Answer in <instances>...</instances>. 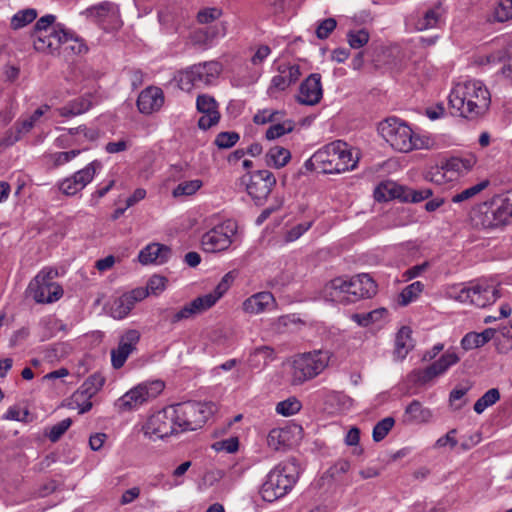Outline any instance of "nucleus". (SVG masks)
I'll list each match as a JSON object with an SVG mask.
<instances>
[{"label": "nucleus", "mask_w": 512, "mask_h": 512, "mask_svg": "<svg viewBox=\"0 0 512 512\" xmlns=\"http://www.w3.org/2000/svg\"><path fill=\"white\" fill-rule=\"evenodd\" d=\"M211 411L207 404L188 401L165 407L152 414L143 425V433L150 440L164 439L203 426Z\"/></svg>", "instance_id": "f257e3e1"}, {"label": "nucleus", "mask_w": 512, "mask_h": 512, "mask_svg": "<svg viewBox=\"0 0 512 512\" xmlns=\"http://www.w3.org/2000/svg\"><path fill=\"white\" fill-rule=\"evenodd\" d=\"M448 100L452 114L476 120L489 110L491 95L483 82L469 79L457 82L451 89Z\"/></svg>", "instance_id": "f03ea898"}, {"label": "nucleus", "mask_w": 512, "mask_h": 512, "mask_svg": "<svg viewBox=\"0 0 512 512\" xmlns=\"http://www.w3.org/2000/svg\"><path fill=\"white\" fill-rule=\"evenodd\" d=\"M359 157L346 142L334 141L316 151L308 163L324 174L342 173L356 168Z\"/></svg>", "instance_id": "7ed1b4c3"}, {"label": "nucleus", "mask_w": 512, "mask_h": 512, "mask_svg": "<svg viewBox=\"0 0 512 512\" xmlns=\"http://www.w3.org/2000/svg\"><path fill=\"white\" fill-rule=\"evenodd\" d=\"M236 271H229L226 273L215 289L203 296H199L193 299L191 302L184 305L180 310L173 312L169 308H163L159 310L164 321H169L171 324L188 320L194 316L201 314L211 307H213L217 301L223 297V295L229 290L230 286L236 278Z\"/></svg>", "instance_id": "20e7f679"}, {"label": "nucleus", "mask_w": 512, "mask_h": 512, "mask_svg": "<svg viewBox=\"0 0 512 512\" xmlns=\"http://www.w3.org/2000/svg\"><path fill=\"white\" fill-rule=\"evenodd\" d=\"M299 465L295 459H288L276 465L260 488V495L266 502H274L288 494L299 478Z\"/></svg>", "instance_id": "39448f33"}, {"label": "nucleus", "mask_w": 512, "mask_h": 512, "mask_svg": "<svg viewBox=\"0 0 512 512\" xmlns=\"http://www.w3.org/2000/svg\"><path fill=\"white\" fill-rule=\"evenodd\" d=\"M450 296L455 300L485 308L502 297V287L492 279H477L467 285H458L451 289Z\"/></svg>", "instance_id": "423d86ee"}, {"label": "nucleus", "mask_w": 512, "mask_h": 512, "mask_svg": "<svg viewBox=\"0 0 512 512\" xmlns=\"http://www.w3.org/2000/svg\"><path fill=\"white\" fill-rule=\"evenodd\" d=\"M512 217V190L505 195L493 197L475 206L471 213V219L475 226L485 229L496 228L505 225Z\"/></svg>", "instance_id": "0eeeda50"}, {"label": "nucleus", "mask_w": 512, "mask_h": 512, "mask_svg": "<svg viewBox=\"0 0 512 512\" xmlns=\"http://www.w3.org/2000/svg\"><path fill=\"white\" fill-rule=\"evenodd\" d=\"M330 353L316 350L296 355L289 365V379L294 386L302 385L320 375L328 366Z\"/></svg>", "instance_id": "6e6552de"}, {"label": "nucleus", "mask_w": 512, "mask_h": 512, "mask_svg": "<svg viewBox=\"0 0 512 512\" xmlns=\"http://www.w3.org/2000/svg\"><path fill=\"white\" fill-rule=\"evenodd\" d=\"M378 131L381 137L396 151L410 152L418 148L419 139L412 129L396 117H390L380 122Z\"/></svg>", "instance_id": "1a4fd4ad"}, {"label": "nucleus", "mask_w": 512, "mask_h": 512, "mask_svg": "<svg viewBox=\"0 0 512 512\" xmlns=\"http://www.w3.org/2000/svg\"><path fill=\"white\" fill-rule=\"evenodd\" d=\"M222 71V65L217 61H207L192 65L179 74V87L190 91L192 88L213 85Z\"/></svg>", "instance_id": "9d476101"}, {"label": "nucleus", "mask_w": 512, "mask_h": 512, "mask_svg": "<svg viewBox=\"0 0 512 512\" xmlns=\"http://www.w3.org/2000/svg\"><path fill=\"white\" fill-rule=\"evenodd\" d=\"M164 387V383L160 380L141 383L121 396L116 401L115 406L120 412L133 410L150 399L157 397Z\"/></svg>", "instance_id": "9b49d317"}, {"label": "nucleus", "mask_w": 512, "mask_h": 512, "mask_svg": "<svg viewBox=\"0 0 512 512\" xmlns=\"http://www.w3.org/2000/svg\"><path fill=\"white\" fill-rule=\"evenodd\" d=\"M433 192L429 188L412 189L392 181L381 183L374 192L377 201H388L398 198L404 202L418 203L430 198Z\"/></svg>", "instance_id": "f8f14e48"}, {"label": "nucleus", "mask_w": 512, "mask_h": 512, "mask_svg": "<svg viewBox=\"0 0 512 512\" xmlns=\"http://www.w3.org/2000/svg\"><path fill=\"white\" fill-rule=\"evenodd\" d=\"M241 184L245 186L248 195L255 203L261 205L276 185V178L269 170H257L243 175Z\"/></svg>", "instance_id": "ddd939ff"}, {"label": "nucleus", "mask_w": 512, "mask_h": 512, "mask_svg": "<svg viewBox=\"0 0 512 512\" xmlns=\"http://www.w3.org/2000/svg\"><path fill=\"white\" fill-rule=\"evenodd\" d=\"M88 20L96 23L105 31L121 27L119 6L110 1H103L81 12Z\"/></svg>", "instance_id": "4468645a"}, {"label": "nucleus", "mask_w": 512, "mask_h": 512, "mask_svg": "<svg viewBox=\"0 0 512 512\" xmlns=\"http://www.w3.org/2000/svg\"><path fill=\"white\" fill-rule=\"evenodd\" d=\"M52 279L53 271L42 270L29 284L28 290L37 303H53L62 297V287Z\"/></svg>", "instance_id": "2eb2a0df"}, {"label": "nucleus", "mask_w": 512, "mask_h": 512, "mask_svg": "<svg viewBox=\"0 0 512 512\" xmlns=\"http://www.w3.org/2000/svg\"><path fill=\"white\" fill-rule=\"evenodd\" d=\"M460 357L452 349H448L442 356L424 369H415L411 372L412 380L418 385H426L435 378L445 374L450 367L457 364Z\"/></svg>", "instance_id": "dca6fc26"}, {"label": "nucleus", "mask_w": 512, "mask_h": 512, "mask_svg": "<svg viewBox=\"0 0 512 512\" xmlns=\"http://www.w3.org/2000/svg\"><path fill=\"white\" fill-rule=\"evenodd\" d=\"M236 227L232 222H224L203 234L201 245L207 253H217L227 250L232 244Z\"/></svg>", "instance_id": "f3484780"}, {"label": "nucleus", "mask_w": 512, "mask_h": 512, "mask_svg": "<svg viewBox=\"0 0 512 512\" xmlns=\"http://www.w3.org/2000/svg\"><path fill=\"white\" fill-rule=\"evenodd\" d=\"M102 164L98 160H94L87 164L83 169L76 171L69 177L58 182L57 186L66 196H74L82 191L89 183L92 182Z\"/></svg>", "instance_id": "a211bd4d"}, {"label": "nucleus", "mask_w": 512, "mask_h": 512, "mask_svg": "<svg viewBox=\"0 0 512 512\" xmlns=\"http://www.w3.org/2000/svg\"><path fill=\"white\" fill-rule=\"evenodd\" d=\"M71 37V31L60 26L34 39V48L39 52L56 54L62 46L69 42Z\"/></svg>", "instance_id": "6ab92c4d"}, {"label": "nucleus", "mask_w": 512, "mask_h": 512, "mask_svg": "<svg viewBox=\"0 0 512 512\" xmlns=\"http://www.w3.org/2000/svg\"><path fill=\"white\" fill-rule=\"evenodd\" d=\"M140 333L136 329L127 330L121 335L117 348L111 350V364L114 369L124 366L128 357L136 350Z\"/></svg>", "instance_id": "aec40b11"}, {"label": "nucleus", "mask_w": 512, "mask_h": 512, "mask_svg": "<svg viewBox=\"0 0 512 512\" xmlns=\"http://www.w3.org/2000/svg\"><path fill=\"white\" fill-rule=\"evenodd\" d=\"M301 76L298 65L281 64L278 67V74L273 76L267 89L271 98H276L280 92L285 91L289 86L296 83Z\"/></svg>", "instance_id": "412c9836"}, {"label": "nucleus", "mask_w": 512, "mask_h": 512, "mask_svg": "<svg viewBox=\"0 0 512 512\" xmlns=\"http://www.w3.org/2000/svg\"><path fill=\"white\" fill-rule=\"evenodd\" d=\"M196 108L199 113L203 115L198 120V127L202 130H207L220 120V113L218 110V103L215 98L208 94L198 95L196 99Z\"/></svg>", "instance_id": "4be33fe9"}, {"label": "nucleus", "mask_w": 512, "mask_h": 512, "mask_svg": "<svg viewBox=\"0 0 512 512\" xmlns=\"http://www.w3.org/2000/svg\"><path fill=\"white\" fill-rule=\"evenodd\" d=\"M146 298V292L142 287L133 289L132 291L116 298L109 308V313L114 319L125 318L134 308L135 304Z\"/></svg>", "instance_id": "5701e85b"}, {"label": "nucleus", "mask_w": 512, "mask_h": 512, "mask_svg": "<svg viewBox=\"0 0 512 512\" xmlns=\"http://www.w3.org/2000/svg\"><path fill=\"white\" fill-rule=\"evenodd\" d=\"M321 75L313 73L309 75L300 85L297 101L304 105H315L322 98Z\"/></svg>", "instance_id": "b1692460"}, {"label": "nucleus", "mask_w": 512, "mask_h": 512, "mask_svg": "<svg viewBox=\"0 0 512 512\" xmlns=\"http://www.w3.org/2000/svg\"><path fill=\"white\" fill-rule=\"evenodd\" d=\"M163 91L155 86H150L141 91L137 99V107L142 114H152L163 106Z\"/></svg>", "instance_id": "393cba45"}, {"label": "nucleus", "mask_w": 512, "mask_h": 512, "mask_svg": "<svg viewBox=\"0 0 512 512\" xmlns=\"http://www.w3.org/2000/svg\"><path fill=\"white\" fill-rule=\"evenodd\" d=\"M351 302L371 298L377 292V285L369 274H358L349 279Z\"/></svg>", "instance_id": "a878e982"}, {"label": "nucleus", "mask_w": 512, "mask_h": 512, "mask_svg": "<svg viewBox=\"0 0 512 512\" xmlns=\"http://www.w3.org/2000/svg\"><path fill=\"white\" fill-rule=\"evenodd\" d=\"M276 300L271 292L262 291L248 297L242 303V309L248 314H260L276 308Z\"/></svg>", "instance_id": "bb28decb"}, {"label": "nucleus", "mask_w": 512, "mask_h": 512, "mask_svg": "<svg viewBox=\"0 0 512 512\" xmlns=\"http://www.w3.org/2000/svg\"><path fill=\"white\" fill-rule=\"evenodd\" d=\"M171 249L160 243H150L140 250L138 259L143 265H162L171 257Z\"/></svg>", "instance_id": "cd10ccee"}, {"label": "nucleus", "mask_w": 512, "mask_h": 512, "mask_svg": "<svg viewBox=\"0 0 512 512\" xmlns=\"http://www.w3.org/2000/svg\"><path fill=\"white\" fill-rule=\"evenodd\" d=\"M348 285L349 279L343 277L334 278L325 285V295L335 302H351L352 296L350 295V286Z\"/></svg>", "instance_id": "c85d7f7f"}, {"label": "nucleus", "mask_w": 512, "mask_h": 512, "mask_svg": "<svg viewBox=\"0 0 512 512\" xmlns=\"http://www.w3.org/2000/svg\"><path fill=\"white\" fill-rule=\"evenodd\" d=\"M476 163V155L473 153H467L462 156H453L447 159L443 164V169H445L446 172L462 174L472 170Z\"/></svg>", "instance_id": "c756f323"}, {"label": "nucleus", "mask_w": 512, "mask_h": 512, "mask_svg": "<svg viewBox=\"0 0 512 512\" xmlns=\"http://www.w3.org/2000/svg\"><path fill=\"white\" fill-rule=\"evenodd\" d=\"M92 105V96L90 94H86L59 108L58 113L62 117H73L85 113L92 107Z\"/></svg>", "instance_id": "7c9ffc66"}, {"label": "nucleus", "mask_w": 512, "mask_h": 512, "mask_svg": "<svg viewBox=\"0 0 512 512\" xmlns=\"http://www.w3.org/2000/svg\"><path fill=\"white\" fill-rule=\"evenodd\" d=\"M105 379L100 374L89 376L81 387L74 392V400H83L85 397L92 398L103 387Z\"/></svg>", "instance_id": "2f4dec72"}, {"label": "nucleus", "mask_w": 512, "mask_h": 512, "mask_svg": "<svg viewBox=\"0 0 512 512\" xmlns=\"http://www.w3.org/2000/svg\"><path fill=\"white\" fill-rule=\"evenodd\" d=\"M275 359V351L269 346H260L250 353L248 364L252 369H263Z\"/></svg>", "instance_id": "473e14b6"}, {"label": "nucleus", "mask_w": 512, "mask_h": 512, "mask_svg": "<svg viewBox=\"0 0 512 512\" xmlns=\"http://www.w3.org/2000/svg\"><path fill=\"white\" fill-rule=\"evenodd\" d=\"M412 331L409 327L403 326L397 333L395 339L394 354L397 359L403 360L407 354L413 349L414 342L412 339Z\"/></svg>", "instance_id": "72a5a7b5"}, {"label": "nucleus", "mask_w": 512, "mask_h": 512, "mask_svg": "<svg viewBox=\"0 0 512 512\" xmlns=\"http://www.w3.org/2000/svg\"><path fill=\"white\" fill-rule=\"evenodd\" d=\"M445 14L444 8L438 4L427 10L421 18L415 23V28L419 31L435 28L442 21Z\"/></svg>", "instance_id": "f704fd0d"}, {"label": "nucleus", "mask_w": 512, "mask_h": 512, "mask_svg": "<svg viewBox=\"0 0 512 512\" xmlns=\"http://www.w3.org/2000/svg\"><path fill=\"white\" fill-rule=\"evenodd\" d=\"M291 159V153L288 149L281 146H273L265 154V162L268 166L276 169L283 168Z\"/></svg>", "instance_id": "c9c22d12"}, {"label": "nucleus", "mask_w": 512, "mask_h": 512, "mask_svg": "<svg viewBox=\"0 0 512 512\" xmlns=\"http://www.w3.org/2000/svg\"><path fill=\"white\" fill-rule=\"evenodd\" d=\"M493 22L504 23L512 20V0H498L491 11Z\"/></svg>", "instance_id": "e433bc0d"}, {"label": "nucleus", "mask_w": 512, "mask_h": 512, "mask_svg": "<svg viewBox=\"0 0 512 512\" xmlns=\"http://www.w3.org/2000/svg\"><path fill=\"white\" fill-rule=\"evenodd\" d=\"M290 431L284 428H274L267 436V445L277 451L288 446Z\"/></svg>", "instance_id": "4c0bfd02"}, {"label": "nucleus", "mask_w": 512, "mask_h": 512, "mask_svg": "<svg viewBox=\"0 0 512 512\" xmlns=\"http://www.w3.org/2000/svg\"><path fill=\"white\" fill-rule=\"evenodd\" d=\"M405 413L410 419L417 423H425L432 418V411L429 408L423 407L422 404L413 400L405 409Z\"/></svg>", "instance_id": "58836bf2"}, {"label": "nucleus", "mask_w": 512, "mask_h": 512, "mask_svg": "<svg viewBox=\"0 0 512 512\" xmlns=\"http://www.w3.org/2000/svg\"><path fill=\"white\" fill-rule=\"evenodd\" d=\"M295 127V123L291 119H284L280 121H276L272 123V125L267 129L265 137L268 140L277 139L285 134H288L293 131Z\"/></svg>", "instance_id": "ea45409f"}, {"label": "nucleus", "mask_w": 512, "mask_h": 512, "mask_svg": "<svg viewBox=\"0 0 512 512\" xmlns=\"http://www.w3.org/2000/svg\"><path fill=\"white\" fill-rule=\"evenodd\" d=\"M490 185V181L488 179L482 180L481 182L468 187L461 192L453 195L451 201L453 203H461L467 200H470L485 190Z\"/></svg>", "instance_id": "a19ab883"}, {"label": "nucleus", "mask_w": 512, "mask_h": 512, "mask_svg": "<svg viewBox=\"0 0 512 512\" xmlns=\"http://www.w3.org/2000/svg\"><path fill=\"white\" fill-rule=\"evenodd\" d=\"M225 23L217 24L213 27H208L205 30H199L195 33V38L200 41L203 38V43H211L214 39L224 37L226 35Z\"/></svg>", "instance_id": "79ce46f5"}, {"label": "nucleus", "mask_w": 512, "mask_h": 512, "mask_svg": "<svg viewBox=\"0 0 512 512\" xmlns=\"http://www.w3.org/2000/svg\"><path fill=\"white\" fill-rule=\"evenodd\" d=\"M424 284L421 281H415L406 286L400 293L399 303L403 306L408 305L418 298L424 290Z\"/></svg>", "instance_id": "37998d69"}, {"label": "nucleus", "mask_w": 512, "mask_h": 512, "mask_svg": "<svg viewBox=\"0 0 512 512\" xmlns=\"http://www.w3.org/2000/svg\"><path fill=\"white\" fill-rule=\"evenodd\" d=\"M203 186V182L200 179H193L189 181L180 182L172 191V195L175 198L182 196H192L194 195L201 187Z\"/></svg>", "instance_id": "c03bdc74"}, {"label": "nucleus", "mask_w": 512, "mask_h": 512, "mask_svg": "<svg viewBox=\"0 0 512 512\" xmlns=\"http://www.w3.org/2000/svg\"><path fill=\"white\" fill-rule=\"evenodd\" d=\"M500 399V392L496 388H491L484 393L474 404V411L477 414L483 413L488 407L494 405Z\"/></svg>", "instance_id": "a18cd8bd"}, {"label": "nucleus", "mask_w": 512, "mask_h": 512, "mask_svg": "<svg viewBox=\"0 0 512 512\" xmlns=\"http://www.w3.org/2000/svg\"><path fill=\"white\" fill-rule=\"evenodd\" d=\"M284 116H285V112L283 110L263 109V110H259L254 115L253 122L257 125L274 123L276 121L282 120V118Z\"/></svg>", "instance_id": "49530a36"}, {"label": "nucleus", "mask_w": 512, "mask_h": 512, "mask_svg": "<svg viewBox=\"0 0 512 512\" xmlns=\"http://www.w3.org/2000/svg\"><path fill=\"white\" fill-rule=\"evenodd\" d=\"M55 20L56 17L52 14L45 15L38 19L34 26L33 38H39L42 34L62 26L61 24H55Z\"/></svg>", "instance_id": "de8ad7c7"}, {"label": "nucleus", "mask_w": 512, "mask_h": 512, "mask_svg": "<svg viewBox=\"0 0 512 512\" xmlns=\"http://www.w3.org/2000/svg\"><path fill=\"white\" fill-rule=\"evenodd\" d=\"M80 152H81L80 150L75 149V150H70V151H66V152H56V153L49 154L47 156L48 163L53 168L60 167L64 164L70 162L74 158H76L80 154Z\"/></svg>", "instance_id": "09e8293b"}, {"label": "nucleus", "mask_w": 512, "mask_h": 512, "mask_svg": "<svg viewBox=\"0 0 512 512\" xmlns=\"http://www.w3.org/2000/svg\"><path fill=\"white\" fill-rule=\"evenodd\" d=\"M370 39L369 32L366 29L350 30L347 33V41L352 49H360L365 46Z\"/></svg>", "instance_id": "8fccbe9b"}, {"label": "nucleus", "mask_w": 512, "mask_h": 512, "mask_svg": "<svg viewBox=\"0 0 512 512\" xmlns=\"http://www.w3.org/2000/svg\"><path fill=\"white\" fill-rule=\"evenodd\" d=\"M37 17L35 9H24L17 12L11 19V27L13 29H20L27 24L34 21Z\"/></svg>", "instance_id": "3c124183"}, {"label": "nucleus", "mask_w": 512, "mask_h": 512, "mask_svg": "<svg viewBox=\"0 0 512 512\" xmlns=\"http://www.w3.org/2000/svg\"><path fill=\"white\" fill-rule=\"evenodd\" d=\"M302 405L300 401L294 397L279 402L276 405V412L282 416L288 417L298 413Z\"/></svg>", "instance_id": "603ef678"}, {"label": "nucleus", "mask_w": 512, "mask_h": 512, "mask_svg": "<svg viewBox=\"0 0 512 512\" xmlns=\"http://www.w3.org/2000/svg\"><path fill=\"white\" fill-rule=\"evenodd\" d=\"M395 424V420L392 417H386L379 421L373 428L372 437L375 442L382 441L388 433L391 431Z\"/></svg>", "instance_id": "864d4df0"}, {"label": "nucleus", "mask_w": 512, "mask_h": 512, "mask_svg": "<svg viewBox=\"0 0 512 512\" xmlns=\"http://www.w3.org/2000/svg\"><path fill=\"white\" fill-rule=\"evenodd\" d=\"M72 424V420L70 418H65L50 428L46 429L45 435L49 438L51 442L58 441L63 434L69 429Z\"/></svg>", "instance_id": "5fc2aeb1"}, {"label": "nucleus", "mask_w": 512, "mask_h": 512, "mask_svg": "<svg viewBox=\"0 0 512 512\" xmlns=\"http://www.w3.org/2000/svg\"><path fill=\"white\" fill-rule=\"evenodd\" d=\"M222 15L223 11L218 7H205L198 11L196 19L200 24H209L218 20Z\"/></svg>", "instance_id": "6e6d98bb"}, {"label": "nucleus", "mask_w": 512, "mask_h": 512, "mask_svg": "<svg viewBox=\"0 0 512 512\" xmlns=\"http://www.w3.org/2000/svg\"><path fill=\"white\" fill-rule=\"evenodd\" d=\"M167 279L160 275H153L149 278L146 288L143 291L146 292V297L149 294L159 295L166 289Z\"/></svg>", "instance_id": "4d7b16f0"}, {"label": "nucleus", "mask_w": 512, "mask_h": 512, "mask_svg": "<svg viewBox=\"0 0 512 512\" xmlns=\"http://www.w3.org/2000/svg\"><path fill=\"white\" fill-rule=\"evenodd\" d=\"M387 311L384 308L376 309L364 314H354L353 320L361 326H368L371 323L378 321Z\"/></svg>", "instance_id": "13d9d810"}, {"label": "nucleus", "mask_w": 512, "mask_h": 512, "mask_svg": "<svg viewBox=\"0 0 512 512\" xmlns=\"http://www.w3.org/2000/svg\"><path fill=\"white\" fill-rule=\"evenodd\" d=\"M239 138L236 132H221L216 136L214 143L220 149H228L233 147Z\"/></svg>", "instance_id": "bf43d9fd"}, {"label": "nucleus", "mask_w": 512, "mask_h": 512, "mask_svg": "<svg viewBox=\"0 0 512 512\" xmlns=\"http://www.w3.org/2000/svg\"><path fill=\"white\" fill-rule=\"evenodd\" d=\"M50 110L49 105H43L37 108L29 118L24 119L21 122V132H29L36 124V122L48 111Z\"/></svg>", "instance_id": "052dcab7"}, {"label": "nucleus", "mask_w": 512, "mask_h": 512, "mask_svg": "<svg viewBox=\"0 0 512 512\" xmlns=\"http://www.w3.org/2000/svg\"><path fill=\"white\" fill-rule=\"evenodd\" d=\"M337 22L334 18H326L319 22L316 28L317 38L324 40L327 39L330 34L335 30Z\"/></svg>", "instance_id": "680f3d73"}, {"label": "nucleus", "mask_w": 512, "mask_h": 512, "mask_svg": "<svg viewBox=\"0 0 512 512\" xmlns=\"http://www.w3.org/2000/svg\"><path fill=\"white\" fill-rule=\"evenodd\" d=\"M312 226V222H303L295 225L290 230L287 231L285 239L288 242H293L299 239L306 231H308Z\"/></svg>", "instance_id": "e2e57ef3"}, {"label": "nucleus", "mask_w": 512, "mask_h": 512, "mask_svg": "<svg viewBox=\"0 0 512 512\" xmlns=\"http://www.w3.org/2000/svg\"><path fill=\"white\" fill-rule=\"evenodd\" d=\"M461 346L464 350H471L482 347L480 336L476 332L467 333L461 340Z\"/></svg>", "instance_id": "0e129e2a"}, {"label": "nucleus", "mask_w": 512, "mask_h": 512, "mask_svg": "<svg viewBox=\"0 0 512 512\" xmlns=\"http://www.w3.org/2000/svg\"><path fill=\"white\" fill-rule=\"evenodd\" d=\"M191 465H192L191 461H185L173 470V472H172V476L174 478L173 486H179V485L183 484L184 481H183L182 477L185 475V473L188 471V469L191 467Z\"/></svg>", "instance_id": "69168bd1"}, {"label": "nucleus", "mask_w": 512, "mask_h": 512, "mask_svg": "<svg viewBox=\"0 0 512 512\" xmlns=\"http://www.w3.org/2000/svg\"><path fill=\"white\" fill-rule=\"evenodd\" d=\"M271 49L267 45H260L254 55L251 57V62L253 65H260L264 62V60L270 55Z\"/></svg>", "instance_id": "338daca9"}, {"label": "nucleus", "mask_w": 512, "mask_h": 512, "mask_svg": "<svg viewBox=\"0 0 512 512\" xmlns=\"http://www.w3.org/2000/svg\"><path fill=\"white\" fill-rule=\"evenodd\" d=\"M129 146L130 144L127 140L121 139L116 142H108L105 145V151L109 154H115L126 151L129 148Z\"/></svg>", "instance_id": "774afa93"}]
</instances>
